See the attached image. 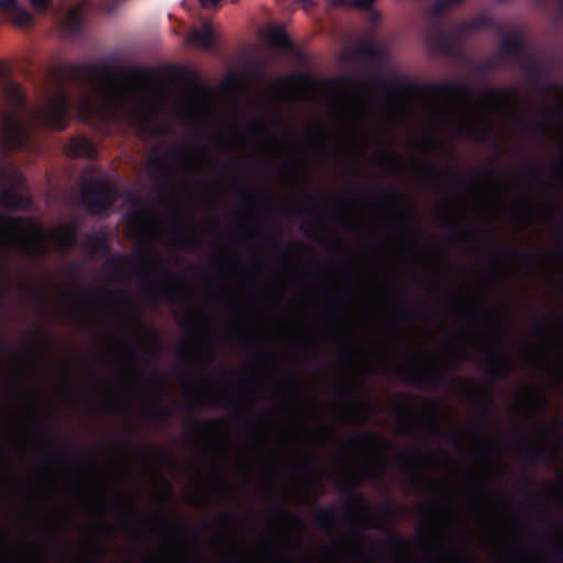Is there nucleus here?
Here are the masks:
<instances>
[{"instance_id":"nucleus-1","label":"nucleus","mask_w":563,"mask_h":563,"mask_svg":"<svg viewBox=\"0 0 563 563\" xmlns=\"http://www.w3.org/2000/svg\"><path fill=\"white\" fill-rule=\"evenodd\" d=\"M166 103L167 92L159 82L133 74L96 87L80 100L78 113L85 121L144 124Z\"/></svg>"},{"instance_id":"nucleus-2","label":"nucleus","mask_w":563,"mask_h":563,"mask_svg":"<svg viewBox=\"0 0 563 563\" xmlns=\"http://www.w3.org/2000/svg\"><path fill=\"white\" fill-rule=\"evenodd\" d=\"M506 113L499 99L488 96L481 101L467 100L437 115L435 122L461 135L484 137L494 129V122Z\"/></svg>"},{"instance_id":"nucleus-3","label":"nucleus","mask_w":563,"mask_h":563,"mask_svg":"<svg viewBox=\"0 0 563 563\" xmlns=\"http://www.w3.org/2000/svg\"><path fill=\"white\" fill-rule=\"evenodd\" d=\"M74 239V228L63 224L51 231H43L34 223L0 217V245H8L36 254L42 246L52 242L57 247H66Z\"/></svg>"},{"instance_id":"nucleus-4","label":"nucleus","mask_w":563,"mask_h":563,"mask_svg":"<svg viewBox=\"0 0 563 563\" xmlns=\"http://www.w3.org/2000/svg\"><path fill=\"white\" fill-rule=\"evenodd\" d=\"M175 113L184 121L199 124L212 119L214 107L209 96L194 93L181 97L175 104Z\"/></svg>"},{"instance_id":"nucleus-5","label":"nucleus","mask_w":563,"mask_h":563,"mask_svg":"<svg viewBox=\"0 0 563 563\" xmlns=\"http://www.w3.org/2000/svg\"><path fill=\"white\" fill-rule=\"evenodd\" d=\"M129 227L140 238L152 239L159 233L161 221L151 211H137L129 217Z\"/></svg>"},{"instance_id":"nucleus-6","label":"nucleus","mask_w":563,"mask_h":563,"mask_svg":"<svg viewBox=\"0 0 563 563\" xmlns=\"http://www.w3.org/2000/svg\"><path fill=\"white\" fill-rule=\"evenodd\" d=\"M218 38V31L209 23H202L200 26L189 31L185 37L187 46L197 49H209Z\"/></svg>"},{"instance_id":"nucleus-7","label":"nucleus","mask_w":563,"mask_h":563,"mask_svg":"<svg viewBox=\"0 0 563 563\" xmlns=\"http://www.w3.org/2000/svg\"><path fill=\"white\" fill-rule=\"evenodd\" d=\"M67 117V103L63 93H56L46 106L44 119L54 129H63Z\"/></svg>"},{"instance_id":"nucleus-8","label":"nucleus","mask_w":563,"mask_h":563,"mask_svg":"<svg viewBox=\"0 0 563 563\" xmlns=\"http://www.w3.org/2000/svg\"><path fill=\"white\" fill-rule=\"evenodd\" d=\"M9 21L16 27L25 29L34 23L33 15L23 7H19L9 16Z\"/></svg>"},{"instance_id":"nucleus-9","label":"nucleus","mask_w":563,"mask_h":563,"mask_svg":"<svg viewBox=\"0 0 563 563\" xmlns=\"http://www.w3.org/2000/svg\"><path fill=\"white\" fill-rule=\"evenodd\" d=\"M265 38L271 45L285 47L287 46V36L280 27H271L265 32Z\"/></svg>"},{"instance_id":"nucleus-10","label":"nucleus","mask_w":563,"mask_h":563,"mask_svg":"<svg viewBox=\"0 0 563 563\" xmlns=\"http://www.w3.org/2000/svg\"><path fill=\"white\" fill-rule=\"evenodd\" d=\"M7 141L10 145L15 146L20 142L22 135V128L15 121L9 122L4 128Z\"/></svg>"},{"instance_id":"nucleus-11","label":"nucleus","mask_w":563,"mask_h":563,"mask_svg":"<svg viewBox=\"0 0 563 563\" xmlns=\"http://www.w3.org/2000/svg\"><path fill=\"white\" fill-rule=\"evenodd\" d=\"M385 123H395L405 119V106L394 104L384 113Z\"/></svg>"},{"instance_id":"nucleus-12","label":"nucleus","mask_w":563,"mask_h":563,"mask_svg":"<svg viewBox=\"0 0 563 563\" xmlns=\"http://www.w3.org/2000/svg\"><path fill=\"white\" fill-rule=\"evenodd\" d=\"M19 7V0H0V14L8 18Z\"/></svg>"},{"instance_id":"nucleus-13","label":"nucleus","mask_w":563,"mask_h":563,"mask_svg":"<svg viewBox=\"0 0 563 563\" xmlns=\"http://www.w3.org/2000/svg\"><path fill=\"white\" fill-rule=\"evenodd\" d=\"M374 161L379 164L380 166L391 169L395 166L396 157L391 153H385L382 157L378 155H375Z\"/></svg>"},{"instance_id":"nucleus-14","label":"nucleus","mask_w":563,"mask_h":563,"mask_svg":"<svg viewBox=\"0 0 563 563\" xmlns=\"http://www.w3.org/2000/svg\"><path fill=\"white\" fill-rule=\"evenodd\" d=\"M3 203L8 208H21L23 207V202L19 199L15 194L7 192L3 196Z\"/></svg>"},{"instance_id":"nucleus-15","label":"nucleus","mask_w":563,"mask_h":563,"mask_svg":"<svg viewBox=\"0 0 563 563\" xmlns=\"http://www.w3.org/2000/svg\"><path fill=\"white\" fill-rule=\"evenodd\" d=\"M34 11L43 13L48 10L51 0H29Z\"/></svg>"},{"instance_id":"nucleus-16","label":"nucleus","mask_w":563,"mask_h":563,"mask_svg":"<svg viewBox=\"0 0 563 563\" xmlns=\"http://www.w3.org/2000/svg\"><path fill=\"white\" fill-rule=\"evenodd\" d=\"M220 0H199L200 4L206 9L214 8Z\"/></svg>"},{"instance_id":"nucleus-17","label":"nucleus","mask_w":563,"mask_h":563,"mask_svg":"<svg viewBox=\"0 0 563 563\" xmlns=\"http://www.w3.org/2000/svg\"><path fill=\"white\" fill-rule=\"evenodd\" d=\"M374 0H354V3L358 7H367Z\"/></svg>"},{"instance_id":"nucleus-18","label":"nucleus","mask_w":563,"mask_h":563,"mask_svg":"<svg viewBox=\"0 0 563 563\" xmlns=\"http://www.w3.org/2000/svg\"><path fill=\"white\" fill-rule=\"evenodd\" d=\"M68 24L70 27H75L77 25V20L75 18L74 13H70V15L68 18Z\"/></svg>"},{"instance_id":"nucleus-19","label":"nucleus","mask_w":563,"mask_h":563,"mask_svg":"<svg viewBox=\"0 0 563 563\" xmlns=\"http://www.w3.org/2000/svg\"><path fill=\"white\" fill-rule=\"evenodd\" d=\"M73 155H82V154H87V151L85 148H82L81 151L79 150H75L71 152Z\"/></svg>"},{"instance_id":"nucleus-20","label":"nucleus","mask_w":563,"mask_h":563,"mask_svg":"<svg viewBox=\"0 0 563 563\" xmlns=\"http://www.w3.org/2000/svg\"><path fill=\"white\" fill-rule=\"evenodd\" d=\"M79 144L82 146H88V143L86 141H81Z\"/></svg>"}]
</instances>
